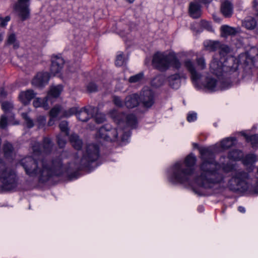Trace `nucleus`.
<instances>
[{
	"mask_svg": "<svg viewBox=\"0 0 258 258\" xmlns=\"http://www.w3.org/2000/svg\"><path fill=\"white\" fill-rule=\"evenodd\" d=\"M202 163L200 165L199 175L195 178V182L206 189L215 190L223 186L225 177L223 172L218 168V163L214 159L210 148L200 149Z\"/></svg>",
	"mask_w": 258,
	"mask_h": 258,
	"instance_id": "obj_1",
	"label": "nucleus"
},
{
	"mask_svg": "<svg viewBox=\"0 0 258 258\" xmlns=\"http://www.w3.org/2000/svg\"><path fill=\"white\" fill-rule=\"evenodd\" d=\"M40 145L38 142L34 143L32 146L33 157H26L20 161V164L23 166L27 175L31 177L38 176L39 180L44 182L48 180L49 178L53 175L59 176L64 168L59 159H56L51 162V166H48L46 158H42L37 156L40 154Z\"/></svg>",
	"mask_w": 258,
	"mask_h": 258,
	"instance_id": "obj_2",
	"label": "nucleus"
},
{
	"mask_svg": "<svg viewBox=\"0 0 258 258\" xmlns=\"http://www.w3.org/2000/svg\"><path fill=\"white\" fill-rule=\"evenodd\" d=\"M40 145L38 142L34 143L32 146L33 157H26L20 161V164L23 166L27 175L31 177L38 176L39 180L44 182L48 180L49 178L53 175L59 176L64 168L59 159H56L51 162V166H48L46 158H42L37 156L40 154Z\"/></svg>",
	"mask_w": 258,
	"mask_h": 258,
	"instance_id": "obj_3",
	"label": "nucleus"
},
{
	"mask_svg": "<svg viewBox=\"0 0 258 258\" xmlns=\"http://www.w3.org/2000/svg\"><path fill=\"white\" fill-rule=\"evenodd\" d=\"M196 162V157L192 154L188 155L183 162L175 163L169 170V180L173 182H188L194 173L193 167Z\"/></svg>",
	"mask_w": 258,
	"mask_h": 258,
	"instance_id": "obj_4",
	"label": "nucleus"
},
{
	"mask_svg": "<svg viewBox=\"0 0 258 258\" xmlns=\"http://www.w3.org/2000/svg\"><path fill=\"white\" fill-rule=\"evenodd\" d=\"M224 61L219 60L218 56L214 55L209 66L211 73L219 77L224 76L226 73L235 72L238 68L236 59L233 57L224 59Z\"/></svg>",
	"mask_w": 258,
	"mask_h": 258,
	"instance_id": "obj_5",
	"label": "nucleus"
},
{
	"mask_svg": "<svg viewBox=\"0 0 258 258\" xmlns=\"http://www.w3.org/2000/svg\"><path fill=\"white\" fill-rule=\"evenodd\" d=\"M154 65L161 71L167 70L170 66L176 69H179L181 63L174 53L166 54L164 53L157 52L153 56Z\"/></svg>",
	"mask_w": 258,
	"mask_h": 258,
	"instance_id": "obj_6",
	"label": "nucleus"
},
{
	"mask_svg": "<svg viewBox=\"0 0 258 258\" xmlns=\"http://www.w3.org/2000/svg\"><path fill=\"white\" fill-rule=\"evenodd\" d=\"M115 116H112L114 118L115 122L118 125L119 135L121 136V140L122 142H126L130 137L131 133L130 131H123L122 127L125 124L127 126L134 128L137 124V119L135 114H127L125 116V120L122 119L123 117L119 115H124V114H115Z\"/></svg>",
	"mask_w": 258,
	"mask_h": 258,
	"instance_id": "obj_7",
	"label": "nucleus"
},
{
	"mask_svg": "<svg viewBox=\"0 0 258 258\" xmlns=\"http://www.w3.org/2000/svg\"><path fill=\"white\" fill-rule=\"evenodd\" d=\"M0 180L3 183V188L6 190L12 189L17 185L15 172L8 168L2 159H0Z\"/></svg>",
	"mask_w": 258,
	"mask_h": 258,
	"instance_id": "obj_8",
	"label": "nucleus"
},
{
	"mask_svg": "<svg viewBox=\"0 0 258 258\" xmlns=\"http://www.w3.org/2000/svg\"><path fill=\"white\" fill-rule=\"evenodd\" d=\"M248 174L243 171H238L229 180L228 186L230 190L233 191L243 192L248 188L246 180L248 178Z\"/></svg>",
	"mask_w": 258,
	"mask_h": 258,
	"instance_id": "obj_9",
	"label": "nucleus"
},
{
	"mask_svg": "<svg viewBox=\"0 0 258 258\" xmlns=\"http://www.w3.org/2000/svg\"><path fill=\"white\" fill-rule=\"evenodd\" d=\"M99 157V148L97 145L89 144L87 146L83 157L80 161V165H75V169L87 166L89 163L96 160Z\"/></svg>",
	"mask_w": 258,
	"mask_h": 258,
	"instance_id": "obj_10",
	"label": "nucleus"
},
{
	"mask_svg": "<svg viewBox=\"0 0 258 258\" xmlns=\"http://www.w3.org/2000/svg\"><path fill=\"white\" fill-rule=\"evenodd\" d=\"M30 0H18L14 6V11L17 16L22 20L25 21L30 17Z\"/></svg>",
	"mask_w": 258,
	"mask_h": 258,
	"instance_id": "obj_11",
	"label": "nucleus"
},
{
	"mask_svg": "<svg viewBox=\"0 0 258 258\" xmlns=\"http://www.w3.org/2000/svg\"><path fill=\"white\" fill-rule=\"evenodd\" d=\"M204 86L207 90L213 92L226 89L231 86V83L225 81H218L213 77H207Z\"/></svg>",
	"mask_w": 258,
	"mask_h": 258,
	"instance_id": "obj_12",
	"label": "nucleus"
},
{
	"mask_svg": "<svg viewBox=\"0 0 258 258\" xmlns=\"http://www.w3.org/2000/svg\"><path fill=\"white\" fill-rule=\"evenodd\" d=\"M139 99L144 108H150L155 103L154 93L150 88L145 87L140 93Z\"/></svg>",
	"mask_w": 258,
	"mask_h": 258,
	"instance_id": "obj_13",
	"label": "nucleus"
},
{
	"mask_svg": "<svg viewBox=\"0 0 258 258\" xmlns=\"http://www.w3.org/2000/svg\"><path fill=\"white\" fill-rule=\"evenodd\" d=\"M98 134L101 138L106 141H115L117 140V136L119 135L118 127L116 129L103 126L100 128Z\"/></svg>",
	"mask_w": 258,
	"mask_h": 258,
	"instance_id": "obj_14",
	"label": "nucleus"
},
{
	"mask_svg": "<svg viewBox=\"0 0 258 258\" xmlns=\"http://www.w3.org/2000/svg\"><path fill=\"white\" fill-rule=\"evenodd\" d=\"M183 64L190 74L192 83L196 85L201 79L202 74L197 71L194 62L191 59L186 58L183 61Z\"/></svg>",
	"mask_w": 258,
	"mask_h": 258,
	"instance_id": "obj_15",
	"label": "nucleus"
},
{
	"mask_svg": "<svg viewBox=\"0 0 258 258\" xmlns=\"http://www.w3.org/2000/svg\"><path fill=\"white\" fill-rule=\"evenodd\" d=\"M49 80L48 73H38L32 80V84L37 87H42L47 84Z\"/></svg>",
	"mask_w": 258,
	"mask_h": 258,
	"instance_id": "obj_16",
	"label": "nucleus"
},
{
	"mask_svg": "<svg viewBox=\"0 0 258 258\" xmlns=\"http://www.w3.org/2000/svg\"><path fill=\"white\" fill-rule=\"evenodd\" d=\"M64 64V60L62 58L57 56H53L51 59V66L50 72L54 76L59 73Z\"/></svg>",
	"mask_w": 258,
	"mask_h": 258,
	"instance_id": "obj_17",
	"label": "nucleus"
},
{
	"mask_svg": "<svg viewBox=\"0 0 258 258\" xmlns=\"http://www.w3.org/2000/svg\"><path fill=\"white\" fill-rule=\"evenodd\" d=\"M139 103V96L135 93L126 97L124 104L127 108H133L137 107Z\"/></svg>",
	"mask_w": 258,
	"mask_h": 258,
	"instance_id": "obj_18",
	"label": "nucleus"
},
{
	"mask_svg": "<svg viewBox=\"0 0 258 258\" xmlns=\"http://www.w3.org/2000/svg\"><path fill=\"white\" fill-rule=\"evenodd\" d=\"M98 108L95 106H87L80 108L75 106L70 109L69 113H98Z\"/></svg>",
	"mask_w": 258,
	"mask_h": 258,
	"instance_id": "obj_19",
	"label": "nucleus"
},
{
	"mask_svg": "<svg viewBox=\"0 0 258 258\" xmlns=\"http://www.w3.org/2000/svg\"><path fill=\"white\" fill-rule=\"evenodd\" d=\"M36 93L32 90H27L21 92L19 94V99L24 104H27L36 95Z\"/></svg>",
	"mask_w": 258,
	"mask_h": 258,
	"instance_id": "obj_20",
	"label": "nucleus"
},
{
	"mask_svg": "<svg viewBox=\"0 0 258 258\" xmlns=\"http://www.w3.org/2000/svg\"><path fill=\"white\" fill-rule=\"evenodd\" d=\"M189 13L193 18H200L202 15V9L200 5L196 2L190 3L189 6Z\"/></svg>",
	"mask_w": 258,
	"mask_h": 258,
	"instance_id": "obj_21",
	"label": "nucleus"
},
{
	"mask_svg": "<svg viewBox=\"0 0 258 258\" xmlns=\"http://www.w3.org/2000/svg\"><path fill=\"white\" fill-rule=\"evenodd\" d=\"M6 43L8 45H12L15 49H17L19 47V42L14 31L10 30L8 33Z\"/></svg>",
	"mask_w": 258,
	"mask_h": 258,
	"instance_id": "obj_22",
	"label": "nucleus"
},
{
	"mask_svg": "<svg viewBox=\"0 0 258 258\" xmlns=\"http://www.w3.org/2000/svg\"><path fill=\"white\" fill-rule=\"evenodd\" d=\"M49 102H50V101L46 96L43 98H36L34 100L33 104L35 108L41 107L44 110H47L50 108Z\"/></svg>",
	"mask_w": 258,
	"mask_h": 258,
	"instance_id": "obj_23",
	"label": "nucleus"
},
{
	"mask_svg": "<svg viewBox=\"0 0 258 258\" xmlns=\"http://www.w3.org/2000/svg\"><path fill=\"white\" fill-rule=\"evenodd\" d=\"M181 76L179 74H175L170 76L168 78V81L170 87L177 89L179 88L181 83Z\"/></svg>",
	"mask_w": 258,
	"mask_h": 258,
	"instance_id": "obj_24",
	"label": "nucleus"
},
{
	"mask_svg": "<svg viewBox=\"0 0 258 258\" xmlns=\"http://www.w3.org/2000/svg\"><path fill=\"white\" fill-rule=\"evenodd\" d=\"M62 90V87L61 85H57L51 87L50 90L49 91L47 95L46 96L47 98L49 100L51 103L52 98L58 97L60 93Z\"/></svg>",
	"mask_w": 258,
	"mask_h": 258,
	"instance_id": "obj_25",
	"label": "nucleus"
},
{
	"mask_svg": "<svg viewBox=\"0 0 258 258\" xmlns=\"http://www.w3.org/2000/svg\"><path fill=\"white\" fill-rule=\"evenodd\" d=\"M40 145V154L38 155V156L42 158H44L43 157V156L42 155V152H43L47 154L49 153L52 147V143L50 139L48 138H44L43 139V149L42 150V148L41 145Z\"/></svg>",
	"mask_w": 258,
	"mask_h": 258,
	"instance_id": "obj_26",
	"label": "nucleus"
},
{
	"mask_svg": "<svg viewBox=\"0 0 258 258\" xmlns=\"http://www.w3.org/2000/svg\"><path fill=\"white\" fill-rule=\"evenodd\" d=\"M70 141L73 147L76 150L81 149L83 142L79 136L76 134H72L70 137Z\"/></svg>",
	"mask_w": 258,
	"mask_h": 258,
	"instance_id": "obj_27",
	"label": "nucleus"
},
{
	"mask_svg": "<svg viewBox=\"0 0 258 258\" xmlns=\"http://www.w3.org/2000/svg\"><path fill=\"white\" fill-rule=\"evenodd\" d=\"M204 45L207 50L214 51L219 49L220 42L218 41L207 40L204 42Z\"/></svg>",
	"mask_w": 258,
	"mask_h": 258,
	"instance_id": "obj_28",
	"label": "nucleus"
},
{
	"mask_svg": "<svg viewBox=\"0 0 258 258\" xmlns=\"http://www.w3.org/2000/svg\"><path fill=\"white\" fill-rule=\"evenodd\" d=\"M221 11L225 17H230L233 12L231 4L229 2H225L221 6Z\"/></svg>",
	"mask_w": 258,
	"mask_h": 258,
	"instance_id": "obj_29",
	"label": "nucleus"
},
{
	"mask_svg": "<svg viewBox=\"0 0 258 258\" xmlns=\"http://www.w3.org/2000/svg\"><path fill=\"white\" fill-rule=\"evenodd\" d=\"M236 138L234 137H229L223 139L221 142V147L223 149H228L234 145Z\"/></svg>",
	"mask_w": 258,
	"mask_h": 258,
	"instance_id": "obj_30",
	"label": "nucleus"
},
{
	"mask_svg": "<svg viewBox=\"0 0 258 258\" xmlns=\"http://www.w3.org/2000/svg\"><path fill=\"white\" fill-rule=\"evenodd\" d=\"M242 25L247 29L252 30L255 27L256 22L254 18L252 17H247L242 22Z\"/></svg>",
	"mask_w": 258,
	"mask_h": 258,
	"instance_id": "obj_31",
	"label": "nucleus"
},
{
	"mask_svg": "<svg viewBox=\"0 0 258 258\" xmlns=\"http://www.w3.org/2000/svg\"><path fill=\"white\" fill-rule=\"evenodd\" d=\"M243 157V153L239 150H233L229 152L228 158L231 160H239Z\"/></svg>",
	"mask_w": 258,
	"mask_h": 258,
	"instance_id": "obj_32",
	"label": "nucleus"
},
{
	"mask_svg": "<svg viewBox=\"0 0 258 258\" xmlns=\"http://www.w3.org/2000/svg\"><path fill=\"white\" fill-rule=\"evenodd\" d=\"M218 50H219V55L221 56V59H222V57H225L231 51V48L229 46L221 43Z\"/></svg>",
	"mask_w": 258,
	"mask_h": 258,
	"instance_id": "obj_33",
	"label": "nucleus"
},
{
	"mask_svg": "<svg viewBox=\"0 0 258 258\" xmlns=\"http://www.w3.org/2000/svg\"><path fill=\"white\" fill-rule=\"evenodd\" d=\"M13 147L12 145L9 142H5L3 146V151L5 156L6 157H9L11 156L13 152Z\"/></svg>",
	"mask_w": 258,
	"mask_h": 258,
	"instance_id": "obj_34",
	"label": "nucleus"
},
{
	"mask_svg": "<svg viewBox=\"0 0 258 258\" xmlns=\"http://www.w3.org/2000/svg\"><path fill=\"white\" fill-rule=\"evenodd\" d=\"M258 160L257 156L253 154L247 155L243 160V162L245 165L251 164Z\"/></svg>",
	"mask_w": 258,
	"mask_h": 258,
	"instance_id": "obj_35",
	"label": "nucleus"
},
{
	"mask_svg": "<svg viewBox=\"0 0 258 258\" xmlns=\"http://www.w3.org/2000/svg\"><path fill=\"white\" fill-rule=\"evenodd\" d=\"M221 30L225 35H234L237 32V30L227 25H224L221 27Z\"/></svg>",
	"mask_w": 258,
	"mask_h": 258,
	"instance_id": "obj_36",
	"label": "nucleus"
},
{
	"mask_svg": "<svg viewBox=\"0 0 258 258\" xmlns=\"http://www.w3.org/2000/svg\"><path fill=\"white\" fill-rule=\"evenodd\" d=\"M144 76V73L143 72H141L135 75L131 76L129 78L128 81L131 83H140L143 80Z\"/></svg>",
	"mask_w": 258,
	"mask_h": 258,
	"instance_id": "obj_37",
	"label": "nucleus"
},
{
	"mask_svg": "<svg viewBox=\"0 0 258 258\" xmlns=\"http://www.w3.org/2000/svg\"><path fill=\"white\" fill-rule=\"evenodd\" d=\"M164 83V78L162 76H158L155 77L151 82V84L155 87L161 86Z\"/></svg>",
	"mask_w": 258,
	"mask_h": 258,
	"instance_id": "obj_38",
	"label": "nucleus"
},
{
	"mask_svg": "<svg viewBox=\"0 0 258 258\" xmlns=\"http://www.w3.org/2000/svg\"><path fill=\"white\" fill-rule=\"evenodd\" d=\"M245 137V139L247 142H250L252 147H255L258 145V136L256 135H253L250 136H248L243 134Z\"/></svg>",
	"mask_w": 258,
	"mask_h": 258,
	"instance_id": "obj_39",
	"label": "nucleus"
},
{
	"mask_svg": "<svg viewBox=\"0 0 258 258\" xmlns=\"http://www.w3.org/2000/svg\"><path fill=\"white\" fill-rule=\"evenodd\" d=\"M196 62L199 69L201 70H204L207 67L206 59L203 56L197 57Z\"/></svg>",
	"mask_w": 258,
	"mask_h": 258,
	"instance_id": "obj_40",
	"label": "nucleus"
},
{
	"mask_svg": "<svg viewBox=\"0 0 258 258\" xmlns=\"http://www.w3.org/2000/svg\"><path fill=\"white\" fill-rule=\"evenodd\" d=\"M92 117L93 118V119L97 123H102L106 120L104 114H95V115H92Z\"/></svg>",
	"mask_w": 258,
	"mask_h": 258,
	"instance_id": "obj_41",
	"label": "nucleus"
},
{
	"mask_svg": "<svg viewBox=\"0 0 258 258\" xmlns=\"http://www.w3.org/2000/svg\"><path fill=\"white\" fill-rule=\"evenodd\" d=\"M78 120L82 122H86L92 117V114H75Z\"/></svg>",
	"mask_w": 258,
	"mask_h": 258,
	"instance_id": "obj_42",
	"label": "nucleus"
},
{
	"mask_svg": "<svg viewBox=\"0 0 258 258\" xmlns=\"http://www.w3.org/2000/svg\"><path fill=\"white\" fill-rule=\"evenodd\" d=\"M125 62V59L122 53L119 52L116 56L115 64L116 66H121Z\"/></svg>",
	"mask_w": 258,
	"mask_h": 258,
	"instance_id": "obj_43",
	"label": "nucleus"
},
{
	"mask_svg": "<svg viewBox=\"0 0 258 258\" xmlns=\"http://www.w3.org/2000/svg\"><path fill=\"white\" fill-rule=\"evenodd\" d=\"M2 107L4 111L10 112L13 110V105L12 103L9 102H5L3 103Z\"/></svg>",
	"mask_w": 258,
	"mask_h": 258,
	"instance_id": "obj_44",
	"label": "nucleus"
},
{
	"mask_svg": "<svg viewBox=\"0 0 258 258\" xmlns=\"http://www.w3.org/2000/svg\"><path fill=\"white\" fill-rule=\"evenodd\" d=\"M22 115L25 120V123L27 127L29 128L32 127L34 126L33 120L28 116L27 114H22Z\"/></svg>",
	"mask_w": 258,
	"mask_h": 258,
	"instance_id": "obj_45",
	"label": "nucleus"
},
{
	"mask_svg": "<svg viewBox=\"0 0 258 258\" xmlns=\"http://www.w3.org/2000/svg\"><path fill=\"white\" fill-rule=\"evenodd\" d=\"M59 126L61 131L65 133L67 136L68 135V122L66 121H62Z\"/></svg>",
	"mask_w": 258,
	"mask_h": 258,
	"instance_id": "obj_46",
	"label": "nucleus"
},
{
	"mask_svg": "<svg viewBox=\"0 0 258 258\" xmlns=\"http://www.w3.org/2000/svg\"><path fill=\"white\" fill-rule=\"evenodd\" d=\"M59 114H50V119L48 122V124L49 126H51L53 124L54 121L56 120H59L60 118L58 117Z\"/></svg>",
	"mask_w": 258,
	"mask_h": 258,
	"instance_id": "obj_47",
	"label": "nucleus"
},
{
	"mask_svg": "<svg viewBox=\"0 0 258 258\" xmlns=\"http://www.w3.org/2000/svg\"><path fill=\"white\" fill-rule=\"evenodd\" d=\"M57 142L60 148H63L66 144V140L61 135H59L57 136Z\"/></svg>",
	"mask_w": 258,
	"mask_h": 258,
	"instance_id": "obj_48",
	"label": "nucleus"
},
{
	"mask_svg": "<svg viewBox=\"0 0 258 258\" xmlns=\"http://www.w3.org/2000/svg\"><path fill=\"white\" fill-rule=\"evenodd\" d=\"M8 124V119L5 115L1 116L0 119V127L2 128H5Z\"/></svg>",
	"mask_w": 258,
	"mask_h": 258,
	"instance_id": "obj_49",
	"label": "nucleus"
},
{
	"mask_svg": "<svg viewBox=\"0 0 258 258\" xmlns=\"http://www.w3.org/2000/svg\"><path fill=\"white\" fill-rule=\"evenodd\" d=\"M87 90L88 92L92 93L95 92L97 91V86L94 83H90L87 86Z\"/></svg>",
	"mask_w": 258,
	"mask_h": 258,
	"instance_id": "obj_50",
	"label": "nucleus"
},
{
	"mask_svg": "<svg viewBox=\"0 0 258 258\" xmlns=\"http://www.w3.org/2000/svg\"><path fill=\"white\" fill-rule=\"evenodd\" d=\"M59 112L66 113L64 111L63 108L61 105H56L51 109L49 113H59Z\"/></svg>",
	"mask_w": 258,
	"mask_h": 258,
	"instance_id": "obj_51",
	"label": "nucleus"
},
{
	"mask_svg": "<svg viewBox=\"0 0 258 258\" xmlns=\"http://www.w3.org/2000/svg\"><path fill=\"white\" fill-rule=\"evenodd\" d=\"M113 101L114 104L118 107H121L123 106V102L121 99L118 96H114L113 97Z\"/></svg>",
	"mask_w": 258,
	"mask_h": 258,
	"instance_id": "obj_52",
	"label": "nucleus"
},
{
	"mask_svg": "<svg viewBox=\"0 0 258 258\" xmlns=\"http://www.w3.org/2000/svg\"><path fill=\"white\" fill-rule=\"evenodd\" d=\"M201 25L202 27L206 29L208 31L212 30V28L211 25V24L208 21H206L205 20H202L201 21Z\"/></svg>",
	"mask_w": 258,
	"mask_h": 258,
	"instance_id": "obj_53",
	"label": "nucleus"
},
{
	"mask_svg": "<svg viewBox=\"0 0 258 258\" xmlns=\"http://www.w3.org/2000/svg\"><path fill=\"white\" fill-rule=\"evenodd\" d=\"M10 20V17L9 16H7L4 19L0 18V26L2 27H5Z\"/></svg>",
	"mask_w": 258,
	"mask_h": 258,
	"instance_id": "obj_54",
	"label": "nucleus"
},
{
	"mask_svg": "<svg viewBox=\"0 0 258 258\" xmlns=\"http://www.w3.org/2000/svg\"><path fill=\"white\" fill-rule=\"evenodd\" d=\"M196 119V114H189L187 117V119L189 122L193 121Z\"/></svg>",
	"mask_w": 258,
	"mask_h": 258,
	"instance_id": "obj_55",
	"label": "nucleus"
},
{
	"mask_svg": "<svg viewBox=\"0 0 258 258\" xmlns=\"http://www.w3.org/2000/svg\"><path fill=\"white\" fill-rule=\"evenodd\" d=\"M253 8L255 11V15L258 17V3L256 0H254L253 2Z\"/></svg>",
	"mask_w": 258,
	"mask_h": 258,
	"instance_id": "obj_56",
	"label": "nucleus"
},
{
	"mask_svg": "<svg viewBox=\"0 0 258 258\" xmlns=\"http://www.w3.org/2000/svg\"><path fill=\"white\" fill-rule=\"evenodd\" d=\"M79 177V174L78 172H75L73 174L69 175V177L70 180H73L74 179L77 178Z\"/></svg>",
	"mask_w": 258,
	"mask_h": 258,
	"instance_id": "obj_57",
	"label": "nucleus"
},
{
	"mask_svg": "<svg viewBox=\"0 0 258 258\" xmlns=\"http://www.w3.org/2000/svg\"><path fill=\"white\" fill-rule=\"evenodd\" d=\"M223 169L224 170H225L226 172H229L232 169V166L230 165H227V166H222Z\"/></svg>",
	"mask_w": 258,
	"mask_h": 258,
	"instance_id": "obj_58",
	"label": "nucleus"
},
{
	"mask_svg": "<svg viewBox=\"0 0 258 258\" xmlns=\"http://www.w3.org/2000/svg\"><path fill=\"white\" fill-rule=\"evenodd\" d=\"M196 1L199 3L207 4L210 3L213 0H196Z\"/></svg>",
	"mask_w": 258,
	"mask_h": 258,
	"instance_id": "obj_59",
	"label": "nucleus"
},
{
	"mask_svg": "<svg viewBox=\"0 0 258 258\" xmlns=\"http://www.w3.org/2000/svg\"><path fill=\"white\" fill-rule=\"evenodd\" d=\"M238 211L241 213H244L245 209L244 207L240 206L238 207Z\"/></svg>",
	"mask_w": 258,
	"mask_h": 258,
	"instance_id": "obj_60",
	"label": "nucleus"
},
{
	"mask_svg": "<svg viewBox=\"0 0 258 258\" xmlns=\"http://www.w3.org/2000/svg\"><path fill=\"white\" fill-rule=\"evenodd\" d=\"M1 95L2 96V97H5L6 96V93L4 92V90H2L1 91Z\"/></svg>",
	"mask_w": 258,
	"mask_h": 258,
	"instance_id": "obj_61",
	"label": "nucleus"
},
{
	"mask_svg": "<svg viewBox=\"0 0 258 258\" xmlns=\"http://www.w3.org/2000/svg\"><path fill=\"white\" fill-rule=\"evenodd\" d=\"M3 39V34L2 33H0V42L2 41Z\"/></svg>",
	"mask_w": 258,
	"mask_h": 258,
	"instance_id": "obj_62",
	"label": "nucleus"
},
{
	"mask_svg": "<svg viewBox=\"0 0 258 258\" xmlns=\"http://www.w3.org/2000/svg\"><path fill=\"white\" fill-rule=\"evenodd\" d=\"M126 1L129 2L130 3H133L135 0H125Z\"/></svg>",
	"mask_w": 258,
	"mask_h": 258,
	"instance_id": "obj_63",
	"label": "nucleus"
},
{
	"mask_svg": "<svg viewBox=\"0 0 258 258\" xmlns=\"http://www.w3.org/2000/svg\"><path fill=\"white\" fill-rule=\"evenodd\" d=\"M71 114H64L65 117H69Z\"/></svg>",
	"mask_w": 258,
	"mask_h": 258,
	"instance_id": "obj_64",
	"label": "nucleus"
}]
</instances>
